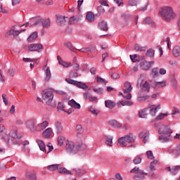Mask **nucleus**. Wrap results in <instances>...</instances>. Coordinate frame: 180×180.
<instances>
[{"label": "nucleus", "instance_id": "f257e3e1", "mask_svg": "<svg viewBox=\"0 0 180 180\" xmlns=\"http://www.w3.org/2000/svg\"><path fill=\"white\" fill-rule=\"evenodd\" d=\"M159 15L162 17L163 20H167V22H171L172 19H174L176 14L174 12L172 7L165 6L160 9L159 11Z\"/></svg>", "mask_w": 180, "mask_h": 180}, {"label": "nucleus", "instance_id": "f03ea898", "mask_svg": "<svg viewBox=\"0 0 180 180\" xmlns=\"http://www.w3.org/2000/svg\"><path fill=\"white\" fill-rule=\"evenodd\" d=\"M81 148H85V145L82 143L75 144V143L72 141H68L65 145V150L68 154H70L74 155L77 153Z\"/></svg>", "mask_w": 180, "mask_h": 180}, {"label": "nucleus", "instance_id": "7ed1b4c3", "mask_svg": "<svg viewBox=\"0 0 180 180\" xmlns=\"http://www.w3.org/2000/svg\"><path fill=\"white\" fill-rule=\"evenodd\" d=\"M53 98H54V94L51 91H46L42 94V98L46 102V105L51 106V108H56L57 103L56 101H53Z\"/></svg>", "mask_w": 180, "mask_h": 180}, {"label": "nucleus", "instance_id": "20e7f679", "mask_svg": "<svg viewBox=\"0 0 180 180\" xmlns=\"http://www.w3.org/2000/svg\"><path fill=\"white\" fill-rule=\"evenodd\" d=\"M131 174H134L133 176V179L134 180H144L146 176H147V173L139 168V167H135L130 170Z\"/></svg>", "mask_w": 180, "mask_h": 180}, {"label": "nucleus", "instance_id": "39448f33", "mask_svg": "<svg viewBox=\"0 0 180 180\" xmlns=\"http://www.w3.org/2000/svg\"><path fill=\"white\" fill-rule=\"evenodd\" d=\"M8 139H10V143H13V144L22 145V140L20 139H22V135L18 134V130L16 129L11 131Z\"/></svg>", "mask_w": 180, "mask_h": 180}, {"label": "nucleus", "instance_id": "423d86ee", "mask_svg": "<svg viewBox=\"0 0 180 180\" xmlns=\"http://www.w3.org/2000/svg\"><path fill=\"white\" fill-rule=\"evenodd\" d=\"M0 137H1L3 140H5L8 144L11 143V139L8 138V131L4 124H0Z\"/></svg>", "mask_w": 180, "mask_h": 180}, {"label": "nucleus", "instance_id": "0eeeda50", "mask_svg": "<svg viewBox=\"0 0 180 180\" xmlns=\"http://www.w3.org/2000/svg\"><path fill=\"white\" fill-rule=\"evenodd\" d=\"M25 31L26 30L25 29L19 30H15V29H11L6 32V36H10V37H16V36H19L20 33H22V32H25Z\"/></svg>", "mask_w": 180, "mask_h": 180}, {"label": "nucleus", "instance_id": "6e6552de", "mask_svg": "<svg viewBox=\"0 0 180 180\" xmlns=\"http://www.w3.org/2000/svg\"><path fill=\"white\" fill-rule=\"evenodd\" d=\"M155 63L154 61L148 62L147 60H143L141 62L140 67L144 71H148L149 68H151L152 65H154Z\"/></svg>", "mask_w": 180, "mask_h": 180}, {"label": "nucleus", "instance_id": "1a4fd4ad", "mask_svg": "<svg viewBox=\"0 0 180 180\" xmlns=\"http://www.w3.org/2000/svg\"><path fill=\"white\" fill-rule=\"evenodd\" d=\"M169 154L174 157V158H178L180 156V145L174 147L172 149L169 150Z\"/></svg>", "mask_w": 180, "mask_h": 180}, {"label": "nucleus", "instance_id": "9d476101", "mask_svg": "<svg viewBox=\"0 0 180 180\" xmlns=\"http://www.w3.org/2000/svg\"><path fill=\"white\" fill-rule=\"evenodd\" d=\"M137 99L139 102H144V101H147V99H150V95L146 94V91H141L138 94Z\"/></svg>", "mask_w": 180, "mask_h": 180}, {"label": "nucleus", "instance_id": "9b49d317", "mask_svg": "<svg viewBox=\"0 0 180 180\" xmlns=\"http://www.w3.org/2000/svg\"><path fill=\"white\" fill-rule=\"evenodd\" d=\"M159 133L160 134H167L168 136H171L172 130L165 125H162L161 127L159 128Z\"/></svg>", "mask_w": 180, "mask_h": 180}, {"label": "nucleus", "instance_id": "f8f14e48", "mask_svg": "<svg viewBox=\"0 0 180 180\" xmlns=\"http://www.w3.org/2000/svg\"><path fill=\"white\" fill-rule=\"evenodd\" d=\"M124 137L125 141H127V144H128V146H133L134 143L136 141V136H134L131 134H129Z\"/></svg>", "mask_w": 180, "mask_h": 180}, {"label": "nucleus", "instance_id": "ddd939ff", "mask_svg": "<svg viewBox=\"0 0 180 180\" xmlns=\"http://www.w3.org/2000/svg\"><path fill=\"white\" fill-rule=\"evenodd\" d=\"M29 51H38V50H43V45L41 44H32L28 46Z\"/></svg>", "mask_w": 180, "mask_h": 180}, {"label": "nucleus", "instance_id": "4468645a", "mask_svg": "<svg viewBox=\"0 0 180 180\" xmlns=\"http://www.w3.org/2000/svg\"><path fill=\"white\" fill-rule=\"evenodd\" d=\"M56 23L59 26H63V25H65L67 23V20H68V17L63 16V15H56Z\"/></svg>", "mask_w": 180, "mask_h": 180}, {"label": "nucleus", "instance_id": "2eb2a0df", "mask_svg": "<svg viewBox=\"0 0 180 180\" xmlns=\"http://www.w3.org/2000/svg\"><path fill=\"white\" fill-rule=\"evenodd\" d=\"M118 143L122 147H131V148H136V146H134V145H129V144H127V142L124 136H122V137L119 139Z\"/></svg>", "mask_w": 180, "mask_h": 180}, {"label": "nucleus", "instance_id": "dca6fc26", "mask_svg": "<svg viewBox=\"0 0 180 180\" xmlns=\"http://www.w3.org/2000/svg\"><path fill=\"white\" fill-rule=\"evenodd\" d=\"M46 127H49V122L44 121L36 126V131H42V130H44Z\"/></svg>", "mask_w": 180, "mask_h": 180}, {"label": "nucleus", "instance_id": "f3484780", "mask_svg": "<svg viewBox=\"0 0 180 180\" xmlns=\"http://www.w3.org/2000/svg\"><path fill=\"white\" fill-rule=\"evenodd\" d=\"M26 127L30 130V131H36V127L34 126V120H29L26 122Z\"/></svg>", "mask_w": 180, "mask_h": 180}, {"label": "nucleus", "instance_id": "a211bd4d", "mask_svg": "<svg viewBox=\"0 0 180 180\" xmlns=\"http://www.w3.org/2000/svg\"><path fill=\"white\" fill-rule=\"evenodd\" d=\"M148 110L150 111V115H151V116H155V115H157V112L161 109V105L158 104L157 106H153L152 108L148 107Z\"/></svg>", "mask_w": 180, "mask_h": 180}, {"label": "nucleus", "instance_id": "6ab92c4d", "mask_svg": "<svg viewBox=\"0 0 180 180\" xmlns=\"http://www.w3.org/2000/svg\"><path fill=\"white\" fill-rule=\"evenodd\" d=\"M139 139H143V143H147L150 139V133L147 131H143L139 134Z\"/></svg>", "mask_w": 180, "mask_h": 180}, {"label": "nucleus", "instance_id": "aec40b11", "mask_svg": "<svg viewBox=\"0 0 180 180\" xmlns=\"http://www.w3.org/2000/svg\"><path fill=\"white\" fill-rule=\"evenodd\" d=\"M121 18L125 26H127V25H130L131 22V20L130 19V15L124 13L121 15Z\"/></svg>", "mask_w": 180, "mask_h": 180}, {"label": "nucleus", "instance_id": "412c9836", "mask_svg": "<svg viewBox=\"0 0 180 180\" xmlns=\"http://www.w3.org/2000/svg\"><path fill=\"white\" fill-rule=\"evenodd\" d=\"M108 124L114 129H120V127H122V124H120V122H117L116 120H110L108 122Z\"/></svg>", "mask_w": 180, "mask_h": 180}, {"label": "nucleus", "instance_id": "4be33fe9", "mask_svg": "<svg viewBox=\"0 0 180 180\" xmlns=\"http://www.w3.org/2000/svg\"><path fill=\"white\" fill-rule=\"evenodd\" d=\"M69 106L73 108L74 109H81V105L77 102L74 99L69 101L68 102Z\"/></svg>", "mask_w": 180, "mask_h": 180}, {"label": "nucleus", "instance_id": "5701e85b", "mask_svg": "<svg viewBox=\"0 0 180 180\" xmlns=\"http://www.w3.org/2000/svg\"><path fill=\"white\" fill-rule=\"evenodd\" d=\"M118 95H122L124 99H131V94L129 91H123L122 92H120Z\"/></svg>", "mask_w": 180, "mask_h": 180}, {"label": "nucleus", "instance_id": "b1692460", "mask_svg": "<svg viewBox=\"0 0 180 180\" xmlns=\"http://www.w3.org/2000/svg\"><path fill=\"white\" fill-rule=\"evenodd\" d=\"M148 111V108H147L139 111V117H141V119L147 118V116H148V112H147Z\"/></svg>", "mask_w": 180, "mask_h": 180}, {"label": "nucleus", "instance_id": "393cba45", "mask_svg": "<svg viewBox=\"0 0 180 180\" xmlns=\"http://www.w3.org/2000/svg\"><path fill=\"white\" fill-rule=\"evenodd\" d=\"M171 137V135L168 134H161L159 136V140L161 141V143H167L169 141V138Z\"/></svg>", "mask_w": 180, "mask_h": 180}, {"label": "nucleus", "instance_id": "a878e982", "mask_svg": "<svg viewBox=\"0 0 180 180\" xmlns=\"http://www.w3.org/2000/svg\"><path fill=\"white\" fill-rule=\"evenodd\" d=\"M51 133H53V129L51 128H47L43 133L42 136L45 139H50L51 136Z\"/></svg>", "mask_w": 180, "mask_h": 180}, {"label": "nucleus", "instance_id": "bb28decb", "mask_svg": "<svg viewBox=\"0 0 180 180\" xmlns=\"http://www.w3.org/2000/svg\"><path fill=\"white\" fill-rule=\"evenodd\" d=\"M155 54V51L153 49H148L146 53V57H148V58H154V56Z\"/></svg>", "mask_w": 180, "mask_h": 180}, {"label": "nucleus", "instance_id": "cd10ccee", "mask_svg": "<svg viewBox=\"0 0 180 180\" xmlns=\"http://www.w3.org/2000/svg\"><path fill=\"white\" fill-rule=\"evenodd\" d=\"M38 37V34L37 32H33L31 34L29 37L27 38L28 43H33V41H35V39Z\"/></svg>", "mask_w": 180, "mask_h": 180}, {"label": "nucleus", "instance_id": "c85d7f7f", "mask_svg": "<svg viewBox=\"0 0 180 180\" xmlns=\"http://www.w3.org/2000/svg\"><path fill=\"white\" fill-rule=\"evenodd\" d=\"M105 107L108 108V109H113V108L116 106V103H115V102L110 100L105 101Z\"/></svg>", "mask_w": 180, "mask_h": 180}, {"label": "nucleus", "instance_id": "c756f323", "mask_svg": "<svg viewBox=\"0 0 180 180\" xmlns=\"http://www.w3.org/2000/svg\"><path fill=\"white\" fill-rule=\"evenodd\" d=\"M61 167V165L58 164V165H51L47 167V169L49 171L53 172L56 171V169H58Z\"/></svg>", "mask_w": 180, "mask_h": 180}, {"label": "nucleus", "instance_id": "7c9ffc66", "mask_svg": "<svg viewBox=\"0 0 180 180\" xmlns=\"http://www.w3.org/2000/svg\"><path fill=\"white\" fill-rule=\"evenodd\" d=\"M58 173L59 174H65V175H72V173H71V171H70L65 168H62V167H60L58 169Z\"/></svg>", "mask_w": 180, "mask_h": 180}, {"label": "nucleus", "instance_id": "2f4dec72", "mask_svg": "<svg viewBox=\"0 0 180 180\" xmlns=\"http://www.w3.org/2000/svg\"><path fill=\"white\" fill-rule=\"evenodd\" d=\"M78 22H79V17L78 16H72L69 20V23L70 25H75V23H78Z\"/></svg>", "mask_w": 180, "mask_h": 180}, {"label": "nucleus", "instance_id": "473e14b6", "mask_svg": "<svg viewBox=\"0 0 180 180\" xmlns=\"http://www.w3.org/2000/svg\"><path fill=\"white\" fill-rule=\"evenodd\" d=\"M86 19L89 22L95 21V15L92 12H88L86 14Z\"/></svg>", "mask_w": 180, "mask_h": 180}, {"label": "nucleus", "instance_id": "72a5a7b5", "mask_svg": "<svg viewBox=\"0 0 180 180\" xmlns=\"http://www.w3.org/2000/svg\"><path fill=\"white\" fill-rule=\"evenodd\" d=\"M56 133H61L63 131V124L60 122H57L55 124Z\"/></svg>", "mask_w": 180, "mask_h": 180}, {"label": "nucleus", "instance_id": "f704fd0d", "mask_svg": "<svg viewBox=\"0 0 180 180\" xmlns=\"http://www.w3.org/2000/svg\"><path fill=\"white\" fill-rule=\"evenodd\" d=\"M99 27L101 30H103L104 32L108 31V22H106V21H102L99 24Z\"/></svg>", "mask_w": 180, "mask_h": 180}, {"label": "nucleus", "instance_id": "c9c22d12", "mask_svg": "<svg viewBox=\"0 0 180 180\" xmlns=\"http://www.w3.org/2000/svg\"><path fill=\"white\" fill-rule=\"evenodd\" d=\"M37 143L41 150V151H46V145L44 144V142H43V141L41 140H38L37 141Z\"/></svg>", "mask_w": 180, "mask_h": 180}, {"label": "nucleus", "instance_id": "e433bc0d", "mask_svg": "<svg viewBox=\"0 0 180 180\" xmlns=\"http://www.w3.org/2000/svg\"><path fill=\"white\" fill-rule=\"evenodd\" d=\"M105 144H107V146H110V147H112V146H113V136H107Z\"/></svg>", "mask_w": 180, "mask_h": 180}, {"label": "nucleus", "instance_id": "4c0bfd02", "mask_svg": "<svg viewBox=\"0 0 180 180\" xmlns=\"http://www.w3.org/2000/svg\"><path fill=\"white\" fill-rule=\"evenodd\" d=\"M173 56L175 57L180 56V47L179 46H174L173 49Z\"/></svg>", "mask_w": 180, "mask_h": 180}, {"label": "nucleus", "instance_id": "58836bf2", "mask_svg": "<svg viewBox=\"0 0 180 180\" xmlns=\"http://www.w3.org/2000/svg\"><path fill=\"white\" fill-rule=\"evenodd\" d=\"M89 112H91L92 115H94V116H97L99 115V111L97 110L94 106L89 107Z\"/></svg>", "mask_w": 180, "mask_h": 180}, {"label": "nucleus", "instance_id": "ea45409f", "mask_svg": "<svg viewBox=\"0 0 180 180\" xmlns=\"http://www.w3.org/2000/svg\"><path fill=\"white\" fill-rule=\"evenodd\" d=\"M75 131L77 134H82L84 133V129H82V124H77L75 128Z\"/></svg>", "mask_w": 180, "mask_h": 180}, {"label": "nucleus", "instance_id": "a19ab883", "mask_svg": "<svg viewBox=\"0 0 180 180\" xmlns=\"http://www.w3.org/2000/svg\"><path fill=\"white\" fill-rule=\"evenodd\" d=\"M167 85V82L162 81V82H157L155 83V88H163V86H165Z\"/></svg>", "mask_w": 180, "mask_h": 180}, {"label": "nucleus", "instance_id": "79ce46f5", "mask_svg": "<svg viewBox=\"0 0 180 180\" xmlns=\"http://www.w3.org/2000/svg\"><path fill=\"white\" fill-rule=\"evenodd\" d=\"M46 78L45 81H49L50 79L51 78V71H50V68H47L46 70Z\"/></svg>", "mask_w": 180, "mask_h": 180}, {"label": "nucleus", "instance_id": "37998d69", "mask_svg": "<svg viewBox=\"0 0 180 180\" xmlns=\"http://www.w3.org/2000/svg\"><path fill=\"white\" fill-rule=\"evenodd\" d=\"M96 81H97L98 84H104V85H106L108 83L106 79H105L99 76H97Z\"/></svg>", "mask_w": 180, "mask_h": 180}, {"label": "nucleus", "instance_id": "c03bdc74", "mask_svg": "<svg viewBox=\"0 0 180 180\" xmlns=\"http://www.w3.org/2000/svg\"><path fill=\"white\" fill-rule=\"evenodd\" d=\"M145 23L149 25V26H154V21L151 20L150 17H146L144 20Z\"/></svg>", "mask_w": 180, "mask_h": 180}, {"label": "nucleus", "instance_id": "a18cd8bd", "mask_svg": "<svg viewBox=\"0 0 180 180\" xmlns=\"http://www.w3.org/2000/svg\"><path fill=\"white\" fill-rule=\"evenodd\" d=\"M134 50H136V51H146V46H141L139 44H135Z\"/></svg>", "mask_w": 180, "mask_h": 180}, {"label": "nucleus", "instance_id": "49530a36", "mask_svg": "<svg viewBox=\"0 0 180 180\" xmlns=\"http://www.w3.org/2000/svg\"><path fill=\"white\" fill-rule=\"evenodd\" d=\"M43 27H50V19L41 20Z\"/></svg>", "mask_w": 180, "mask_h": 180}, {"label": "nucleus", "instance_id": "de8ad7c7", "mask_svg": "<svg viewBox=\"0 0 180 180\" xmlns=\"http://www.w3.org/2000/svg\"><path fill=\"white\" fill-rule=\"evenodd\" d=\"M124 86L125 89V91H132L133 90V86H131V84L129 82H126L124 84Z\"/></svg>", "mask_w": 180, "mask_h": 180}, {"label": "nucleus", "instance_id": "09e8293b", "mask_svg": "<svg viewBox=\"0 0 180 180\" xmlns=\"http://www.w3.org/2000/svg\"><path fill=\"white\" fill-rule=\"evenodd\" d=\"M76 86H78V88L82 89H86L88 88V86L86 85L85 83H82L81 82H77Z\"/></svg>", "mask_w": 180, "mask_h": 180}, {"label": "nucleus", "instance_id": "8fccbe9b", "mask_svg": "<svg viewBox=\"0 0 180 180\" xmlns=\"http://www.w3.org/2000/svg\"><path fill=\"white\" fill-rule=\"evenodd\" d=\"M157 162H158L155 160L150 162V171H155V165H157Z\"/></svg>", "mask_w": 180, "mask_h": 180}, {"label": "nucleus", "instance_id": "3c124183", "mask_svg": "<svg viewBox=\"0 0 180 180\" xmlns=\"http://www.w3.org/2000/svg\"><path fill=\"white\" fill-rule=\"evenodd\" d=\"M179 169H180V166L176 165L175 167L172 168V174H173V175H176Z\"/></svg>", "mask_w": 180, "mask_h": 180}, {"label": "nucleus", "instance_id": "603ef678", "mask_svg": "<svg viewBox=\"0 0 180 180\" xmlns=\"http://www.w3.org/2000/svg\"><path fill=\"white\" fill-rule=\"evenodd\" d=\"M129 6H137L139 5V1L137 0H129Z\"/></svg>", "mask_w": 180, "mask_h": 180}, {"label": "nucleus", "instance_id": "864d4df0", "mask_svg": "<svg viewBox=\"0 0 180 180\" xmlns=\"http://www.w3.org/2000/svg\"><path fill=\"white\" fill-rule=\"evenodd\" d=\"M65 108V105H64V104L63 103H58V112H63V110L64 112H67V111L64 110Z\"/></svg>", "mask_w": 180, "mask_h": 180}, {"label": "nucleus", "instance_id": "5fc2aeb1", "mask_svg": "<svg viewBox=\"0 0 180 180\" xmlns=\"http://www.w3.org/2000/svg\"><path fill=\"white\" fill-rule=\"evenodd\" d=\"M59 64H60V65H62V67H64L65 68H68V67H70V65H71V63L64 61V60L60 62Z\"/></svg>", "mask_w": 180, "mask_h": 180}, {"label": "nucleus", "instance_id": "6e6d98bb", "mask_svg": "<svg viewBox=\"0 0 180 180\" xmlns=\"http://www.w3.org/2000/svg\"><path fill=\"white\" fill-rule=\"evenodd\" d=\"M167 116H168V113H160L156 117V120H162V119H164V117H167Z\"/></svg>", "mask_w": 180, "mask_h": 180}, {"label": "nucleus", "instance_id": "4d7b16f0", "mask_svg": "<svg viewBox=\"0 0 180 180\" xmlns=\"http://www.w3.org/2000/svg\"><path fill=\"white\" fill-rule=\"evenodd\" d=\"M64 141H65V138L64 136H59L58 138V143L60 146H63V144H64Z\"/></svg>", "mask_w": 180, "mask_h": 180}, {"label": "nucleus", "instance_id": "13d9d810", "mask_svg": "<svg viewBox=\"0 0 180 180\" xmlns=\"http://www.w3.org/2000/svg\"><path fill=\"white\" fill-rule=\"evenodd\" d=\"M133 164L137 165L138 164H141V158L138 157L133 160Z\"/></svg>", "mask_w": 180, "mask_h": 180}, {"label": "nucleus", "instance_id": "bf43d9fd", "mask_svg": "<svg viewBox=\"0 0 180 180\" xmlns=\"http://www.w3.org/2000/svg\"><path fill=\"white\" fill-rule=\"evenodd\" d=\"M146 155H147L148 158H149L150 160H154V155L153 154V151H151V150L147 151Z\"/></svg>", "mask_w": 180, "mask_h": 180}, {"label": "nucleus", "instance_id": "052dcab7", "mask_svg": "<svg viewBox=\"0 0 180 180\" xmlns=\"http://www.w3.org/2000/svg\"><path fill=\"white\" fill-rule=\"evenodd\" d=\"M74 171H75L76 174L79 175V176H82V175H84V174H85V172L81 169H74Z\"/></svg>", "mask_w": 180, "mask_h": 180}, {"label": "nucleus", "instance_id": "680f3d73", "mask_svg": "<svg viewBox=\"0 0 180 180\" xmlns=\"http://www.w3.org/2000/svg\"><path fill=\"white\" fill-rule=\"evenodd\" d=\"M143 88L144 91H150V84L148 82H145V83L143 84Z\"/></svg>", "mask_w": 180, "mask_h": 180}, {"label": "nucleus", "instance_id": "e2e57ef3", "mask_svg": "<svg viewBox=\"0 0 180 180\" xmlns=\"http://www.w3.org/2000/svg\"><path fill=\"white\" fill-rule=\"evenodd\" d=\"M65 81L68 82V84H71L72 85H75L77 86V81L71 79H66Z\"/></svg>", "mask_w": 180, "mask_h": 180}, {"label": "nucleus", "instance_id": "0e129e2a", "mask_svg": "<svg viewBox=\"0 0 180 180\" xmlns=\"http://www.w3.org/2000/svg\"><path fill=\"white\" fill-rule=\"evenodd\" d=\"M15 72H16V70H15V69H9L8 74L9 77H15Z\"/></svg>", "mask_w": 180, "mask_h": 180}, {"label": "nucleus", "instance_id": "69168bd1", "mask_svg": "<svg viewBox=\"0 0 180 180\" xmlns=\"http://www.w3.org/2000/svg\"><path fill=\"white\" fill-rule=\"evenodd\" d=\"M2 99L6 106H8V96L6 94H2Z\"/></svg>", "mask_w": 180, "mask_h": 180}, {"label": "nucleus", "instance_id": "338daca9", "mask_svg": "<svg viewBox=\"0 0 180 180\" xmlns=\"http://www.w3.org/2000/svg\"><path fill=\"white\" fill-rule=\"evenodd\" d=\"M152 74L155 75V77L158 76V68H154L152 69Z\"/></svg>", "mask_w": 180, "mask_h": 180}, {"label": "nucleus", "instance_id": "774afa93", "mask_svg": "<svg viewBox=\"0 0 180 180\" xmlns=\"http://www.w3.org/2000/svg\"><path fill=\"white\" fill-rule=\"evenodd\" d=\"M28 178L29 179H31V180H37V179L36 178V174L34 173L29 174Z\"/></svg>", "mask_w": 180, "mask_h": 180}]
</instances>
